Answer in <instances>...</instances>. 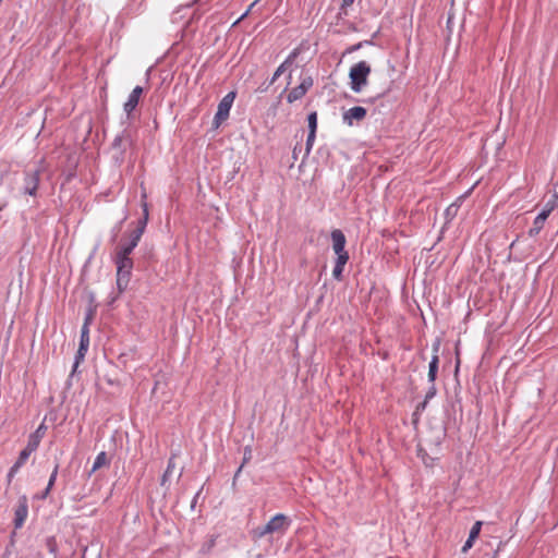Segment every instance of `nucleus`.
I'll return each mask as SVG.
<instances>
[{"label": "nucleus", "instance_id": "1", "mask_svg": "<svg viewBox=\"0 0 558 558\" xmlns=\"http://www.w3.org/2000/svg\"><path fill=\"white\" fill-rule=\"evenodd\" d=\"M290 525V520L282 513L272 517L264 526L253 530L254 538H262L267 534L284 532Z\"/></svg>", "mask_w": 558, "mask_h": 558}, {"label": "nucleus", "instance_id": "2", "mask_svg": "<svg viewBox=\"0 0 558 558\" xmlns=\"http://www.w3.org/2000/svg\"><path fill=\"white\" fill-rule=\"evenodd\" d=\"M371 66L365 61H360L350 69V86L354 93H360L367 84Z\"/></svg>", "mask_w": 558, "mask_h": 558}, {"label": "nucleus", "instance_id": "3", "mask_svg": "<svg viewBox=\"0 0 558 558\" xmlns=\"http://www.w3.org/2000/svg\"><path fill=\"white\" fill-rule=\"evenodd\" d=\"M117 264V287L119 292H123L130 282L133 269V260L131 257L116 256Z\"/></svg>", "mask_w": 558, "mask_h": 558}, {"label": "nucleus", "instance_id": "4", "mask_svg": "<svg viewBox=\"0 0 558 558\" xmlns=\"http://www.w3.org/2000/svg\"><path fill=\"white\" fill-rule=\"evenodd\" d=\"M235 98V93H228L219 102L217 112L214 118V122L216 126H219L222 121H225L229 117L230 109L232 107L233 100Z\"/></svg>", "mask_w": 558, "mask_h": 558}, {"label": "nucleus", "instance_id": "5", "mask_svg": "<svg viewBox=\"0 0 558 558\" xmlns=\"http://www.w3.org/2000/svg\"><path fill=\"white\" fill-rule=\"evenodd\" d=\"M131 136L125 130L114 137L111 146L114 151L116 160L119 161L123 159V154L126 149V146L131 144Z\"/></svg>", "mask_w": 558, "mask_h": 558}, {"label": "nucleus", "instance_id": "6", "mask_svg": "<svg viewBox=\"0 0 558 558\" xmlns=\"http://www.w3.org/2000/svg\"><path fill=\"white\" fill-rule=\"evenodd\" d=\"M313 86V78L311 76H306L302 80V82L300 83V85L295 86L294 88H292L288 96H287V101L289 104H292L299 99H301L310 89L311 87Z\"/></svg>", "mask_w": 558, "mask_h": 558}, {"label": "nucleus", "instance_id": "7", "mask_svg": "<svg viewBox=\"0 0 558 558\" xmlns=\"http://www.w3.org/2000/svg\"><path fill=\"white\" fill-rule=\"evenodd\" d=\"M40 171L34 170L25 173L23 193L34 196L38 189Z\"/></svg>", "mask_w": 558, "mask_h": 558}, {"label": "nucleus", "instance_id": "8", "mask_svg": "<svg viewBox=\"0 0 558 558\" xmlns=\"http://www.w3.org/2000/svg\"><path fill=\"white\" fill-rule=\"evenodd\" d=\"M28 514V506H27V499L25 496H23L20 501L19 506L15 509L14 512V527L20 529L24 524L26 518Z\"/></svg>", "mask_w": 558, "mask_h": 558}, {"label": "nucleus", "instance_id": "9", "mask_svg": "<svg viewBox=\"0 0 558 558\" xmlns=\"http://www.w3.org/2000/svg\"><path fill=\"white\" fill-rule=\"evenodd\" d=\"M143 94V87L136 86L133 88V90L130 93L128 100L124 102L123 109L128 117L131 116V113L135 110V108L138 105L141 95Z\"/></svg>", "mask_w": 558, "mask_h": 558}, {"label": "nucleus", "instance_id": "10", "mask_svg": "<svg viewBox=\"0 0 558 558\" xmlns=\"http://www.w3.org/2000/svg\"><path fill=\"white\" fill-rule=\"evenodd\" d=\"M89 345V333L86 330V328L81 329V338H80V345L78 350L75 355V363L74 367H76L81 361L84 359Z\"/></svg>", "mask_w": 558, "mask_h": 558}, {"label": "nucleus", "instance_id": "11", "mask_svg": "<svg viewBox=\"0 0 558 558\" xmlns=\"http://www.w3.org/2000/svg\"><path fill=\"white\" fill-rule=\"evenodd\" d=\"M366 109L361 106L352 107L343 113V121L349 125L353 124V120L361 121L366 117Z\"/></svg>", "mask_w": 558, "mask_h": 558}, {"label": "nucleus", "instance_id": "12", "mask_svg": "<svg viewBox=\"0 0 558 558\" xmlns=\"http://www.w3.org/2000/svg\"><path fill=\"white\" fill-rule=\"evenodd\" d=\"M332 248L336 254L348 253L345 251V236L339 229L331 231Z\"/></svg>", "mask_w": 558, "mask_h": 558}, {"label": "nucleus", "instance_id": "13", "mask_svg": "<svg viewBox=\"0 0 558 558\" xmlns=\"http://www.w3.org/2000/svg\"><path fill=\"white\" fill-rule=\"evenodd\" d=\"M438 349H439V344L436 343L434 345L435 354L432 356V360H430L429 365H428V380L430 383L435 381L436 376H437V372H438V364H439V357H438V354H437Z\"/></svg>", "mask_w": 558, "mask_h": 558}, {"label": "nucleus", "instance_id": "14", "mask_svg": "<svg viewBox=\"0 0 558 558\" xmlns=\"http://www.w3.org/2000/svg\"><path fill=\"white\" fill-rule=\"evenodd\" d=\"M148 221V205L147 203H143V217L138 220L137 227L132 231V234H134L137 238H142L146 225Z\"/></svg>", "mask_w": 558, "mask_h": 558}, {"label": "nucleus", "instance_id": "15", "mask_svg": "<svg viewBox=\"0 0 558 558\" xmlns=\"http://www.w3.org/2000/svg\"><path fill=\"white\" fill-rule=\"evenodd\" d=\"M140 238L135 236L131 233V239L126 244H123L120 250L117 253V256L121 257H130V254L133 252V250L136 247V245L140 242Z\"/></svg>", "mask_w": 558, "mask_h": 558}, {"label": "nucleus", "instance_id": "16", "mask_svg": "<svg viewBox=\"0 0 558 558\" xmlns=\"http://www.w3.org/2000/svg\"><path fill=\"white\" fill-rule=\"evenodd\" d=\"M546 219L547 217L545 214H538L533 221V227L529 230V235L536 236L544 228Z\"/></svg>", "mask_w": 558, "mask_h": 558}, {"label": "nucleus", "instance_id": "17", "mask_svg": "<svg viewBox=\"0 0 558 558\" xmlns=\"http://www.w3.org/2000/svg\"><path fill=\"white\" fill-rule=\"evenodd\" d=\"M58 470H59V464H56L53 470H52V473L50 475V478L48 481V485H47L46 489L44 490V493L40 496L41 499L47 498V496L49 495L51 488L53 487V485L56 483V480H57Z\"/></svg>", "mask_w": 558, "mask_h": 558}, {"label": "nucleus", "instance_id": "18", "mask_svg": "<svg viewBox=\"0 0 558 558\" xmlns=\"http://www.w3.org/2000/svg\"><path fill=\"white\" fill-rule=\"evenodd\" d=\"M252 458V449L250 446H246L244 447V451H243V462L242 464L239 466V469L236 470L235 474H234V477H233V484H235V481L239 476V474L241 473L243 466L245 463H247Z\"/></svg>", "mask_w": 558, "mask_h": 558}, {"label": "nucleus", "instance_id": "19", "mask_svg": "<svg viewBox=\"0 0 558 558\" xmlns=\"http://www.w3.org/2000/svg\"><path fill=\"white\" fill-rule=\"evenodd\" d=\"M106 464H107V454L105 451H101L97 454L89 474L94 473L95 471H97L98 469H100L101 466H104Z\"/></svg>", "mask_w": 558, "mask_h": 558}, {"label": "nucleus", "instance_id": "20", "mask_svg": "<svg viewBox=\"0 0 558 558\" xmlns=\"http://www.w3.org/2000/svg\"><path fill=\"white\" fill-rule=\"evenodd\" d=\"M175 468V463H174V456H172L169 461H168V465H167V469L161 477V485H166L167 481L169 480L170 475L172 474L173 470Z\"/></svg>", "mask_w": 558, "mask_h": 558}, {"label": "nucleus", "instance_id": "21", "mask_svg": "<svg viewBox=\"0 0 558 558\" xmlns=\"http://www.w3.org/2000/svg\"><path fill=\"white\" fill-rule=\"evenodd\" d=\"M296 56L295 52H293L288 60H286V62H283L282 64H280L277 70L275 71L271 80H270V84L275 83V81L284 72V69H286V64Z\"/></svg>", "mask_w": 558, "mask_h": 558}, {"label": "nucleus", "instance_id": "22", "mask_svg": "<svg viewBox=\"0 0 558 558\" xmlns=\"http://www.w3.org/2000/svg\"><path fill=\"white\" fill-rule=\"evenodd\" d=\"M32 453H33V452H31V451H28L26 448H24V449L20 452L19 458H17V460L15 461L14 465H16L17 468H20V469H21V468L26 463L27 459L29 458V456H31Z\"/></svg>", "mask_w": 558, "mask_h": 558}, {"label": "nucleus", "instance_id": "23", "mask_svg": "<svg viewBox=\"0 0 558 558\" xmlns=\"http://www.w3.org/2000/svg\"><path fill=\"white\" fill-rule=\"evenodd\" d=\"M307 122H308V132L316 133L317 113L315 111H313L308 114Z\"/></svg>", "mask_w": 558, "mask_h": 558}, {"label": "nucleus", "instance_id": "24", "mask_svg": "<svg viewBox=\"0 0 558 558\" xmlns=\"http://www.w3.org/2000/svg\"><path fill=\"white\" fill-rule=\"evenodd\" d=\"M557 206L558 205L555 199H548L539 214H545L546 217L548 218V216Z\"/></svg>", "mask_w": 558, "mask_h": 558}, {"label": "nucleus", "instance_id": "25", "mask_svg": "<svg viewBox=\"0 0 558 558\" xmlns=\"http://www.w3.org/2000/svg\"><path fill=\"white\" fill-rule=\"evenodd\" d=\"M336 255H337V258H336L335 266L344 268V265L349 260V253H340V254H336Z\"/></svg>", "mask_w": 558, "mask_h": 558}, {"label": "nucleus", "instance_id": "26", "mask_svg": "<svg viewBox=\"0 0 558 558\" xmlns=\"http://www.w3.org/2000/svg\"><path fill=\"white\" fill-rule=\"evenodd\" d=\"M481 529H482V522H481V521H476V522L473 524V526H472V529H471V531H470L469 537H470L471 539H475V538L478 536V534H480V532H481Z\"/></svg>", "mask_w": 558, "mask_h": 558}, {"label": "nucleus", "instance_id": "27", "mask_svg": "<svg viewBox=\"0 0 558 558\" xmlns=\"http://www.w3.org/2000/svg\"><path fill=\"white\" fill-rule=\"evenodd\" d=\"M458 210L459 206L456 204H451L450 206L447 207L445 211L446 218L451 220L457 215Z\"/></svg>", "mask_w": 558, "mask_h": 558}, {"label": "nucleus", "instance_id": "28", "mask_svg": "<svg viewBox=\"0 0 558 558\" xmlns=\"http://www.w3.org/2000/svg\"><path fill=\"white\" fill-rule=\"evenodd\" d=\"M93 318H94V311L88 310V312L86 313L85 319H84V324L82 326V328H86V330L88 332H89V325H90Z\"/></svg>", "mask_w": 558, "mask_h": 558}, {"label": "nucleus", "instance_id": "29", "mask_svg": "<svg viewBox=\"0 0 558 558\" xmlns=\"http://www.w3.org/2000/svg\"><path fill=\"white\" fill-rule=\"evenodd\" d=\"M39 447V442L35 439H33L31 436L28 437V441H27V445H26V449L31 452H34L37 450V448Z\"/></svg>", "mask_w": 558, "mask_h": 558}, {"label": "nucleus", "instance_id": "30", "mask_svg": "<svg viewBox=\"0 0 558 558\" xmlns=\"http://www.w3.org/2000/svg\"><path fill=\"white\" fill-rule=\"evenodd\" d=\"M20 468H17L16 465H12L11 469L9 470L8 472V475H7V482H8V485L11 484L13 477L15 476V474L19 472Z\"/></svg>", "mask_w": 558, "mask_h": 558}, {"label": "nucleus", "instance_id": "31", "mask_svg": "<svg viewBox=\"0 0 558 558\" xmlns=\"http://www.w3.org/2000/svg\"><path fill=\"white\" fill-rule=\"evenodd\" d=\"M342 272L343 268L335 266L332 270V276L336 280L340 281L342 280Z\"/></svg>", "mask_w": 558, "mask_h": 558}, {"label": "nucleus", "instance_id": "32", "mask_svg": "<svg viewBox=\"0 0 558 558\" xmlns=\"http://www.w3.org/2000/svg\"><path fill=\"white\" fill-rule=\"evenodd\" d=\"M257 3V0L254 1L248 8L247 10L233 23V25L238 24L239 22H241L242 20H244L248 13L252 11V9L254 8V5Z\"/></svg>", "mask_w": 558, "mask_h": 558}, {"label": "nucleus", "instance_id": "33", "mask_svg": "<svg viewBox=\"0 0 558 558\" xmlns=\"http://www.w3.org/2000/svg\"><path fill=\"white\" fill-rule=\"evenodd\" d=\"M315 134L316 133L308 132L307 140H306V150L307 151H310L313 146V143L315 141Z\"/></svg>", "mask_w": 558, "mask_h": 558}, {"label": "nucleus", "instance_id": "34", "mask_svg": "<svg viewBox=\"0 0 558 558\" xmlns=\"http://www.w3.org/2000/svg\"><path fill=\"white\" fill-rule=\"evenodd\" d=\"M435 395H436V387H435L434 383H432V386L428 388L424 399L429 401L432 398L435 397Z\"/></svg>", "mask_w": 558, "mask_h": 558}, {"label": "nucleus", "instance_id": "35", "mask_svg": "<svg viewBox=\"0 0 558 558\" xmlns=\"http://www.w3.org/2000/svg\"><path fill=\"white\" fill-rule=\"evenodd\" d=\"M428 401L424 399L421 403L416 405V409L414 411V416L417 415L420 412H423L426 409Z\"/></svg>", "mask_w": 558, "mask_h": 558}, {"label": "nucleus", "instance_id": "36", "mask_svg": "<svg viewBox=\"0 0 558 558\" xmlns=\"http://www.w3.org/2000/svg\"><path fill=\"white\" fill-rule=\"evenodd\" d=\"M372 44H373V43H372V41H369V40L361 41V43H357L356 45L352 46V47L349 49V51H350V52H351V51H355V50H357V49L362 48L364 45H372Z\"/></svg>", "mask_w": 558, "mask_h": 558}, {"label": "nucleus", "instance_id": "37", "mask_svg": "<svg viewBox=\"0 0 558 558\" xmlns=\"http://www.w3.org/2000/svg\"><path fill=\"white\" fill-rule=\"evenodd\" d=\"M46 430H47V427H46L45 423H41L34 433L37 435H40L44 438Z\"/></svg>", "mask_w": 558, "mask_h": 558}, {"label": "nucleus", "instance_id": "38", "mask_svg": "<svg viewBox=\"0 0 558 558\" xmlns=\"http://www.w3.org/2000/svg\"><path fill=\"white\" fill-rule=\"evenodd\" d=\"M473 542H474V539H471L470 537H468L466 542L464 543V545L462 547V551L465 553L466 550H469L472 547Z\"/></svg>", "mask_w": 558, "mask_h": 558}, {"label": "nucleus", "instance_id": "39", "mask_svg": "<svg viewBox=\"0 0 558 558\" xmlns=\"http://www.w3.org/2000/svg\"><path fill=\"white\" fill-rule=\"evenodd\" d=\"M353 2H354V0H342V4H341V7H342V8L350 7V5H352V4H353Z\"/></svg>", "mask_w": 558, "mask_h": 558}, {"label": "nucleus", "instance_id": "40", "mask_svg": "<svg viewBox=\"0 0 558 558\" xmlns=\"http://www.w3.org/2000/svg\"><path fill=\"white\" fill-rule=\"evenodd\" d=\"M29 436H31L33 439L37 440L39 444H40V441H41V439H43V437H41L40 435H37V434H35V433H32Z\"/></svg>", "mask_w": 558, "mask_h": 558}, {"label": "nucleus", "instance_id": "41", "mask_svg": "<svg viewBox=\"0 0 558 558\" xmlns=\"http://www.w3.org/2000/svg\"><path fill=\"white\" fill-rule=\"evenodd\" d=\"M549 199H555L556 203L558 204V191L556 189H554V193Z\"/></svg>", "mask_w": 558, "mask_h": 558}, {"label": "nucleus", "instance_id": "42", "mask_svg": "<svg viewBox=\"0 0 558 558\" xmlns=\"http://www.w3.org/2000/svg\"><path fill=\"white\" fill-rule=\"evenodd\" d=\"M198 496H199V492L195 495V497H194V499L192 501V505H191L192 508L195 507Z\"/></svg>", "mask_w": 558, "mask_h": 558}, {"label": "nucleus", "instance_id": "43", "mask_svg": "<svg viewBox=\"0 0 558 558\" xmlns=\"http://www.w3.org/2000/svg\"><path fill=\"white\" fill-rule=\"evenodd\" d=\"M3 207H0V211L2 210Z\"/></svg>", "mask_w": 558, "mask_h": 558}, {"label": "nucleus", "instance_id": "44", "mask_svg": "<svg viewBox=\"0 0 558 558\" xmlns=\"http://www.w3.org/2000/svg\"><path fill=\"white\" fill-rule=\"evenodd\" d=\"M492 558H495V557H492Z\"/></svg>", "mask_w": 558, "mask_h": 558}]
</instances>
